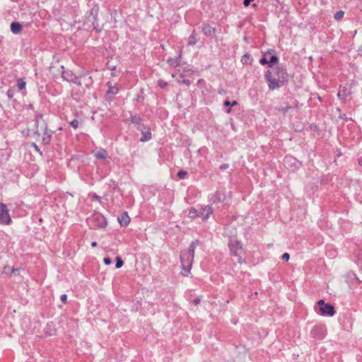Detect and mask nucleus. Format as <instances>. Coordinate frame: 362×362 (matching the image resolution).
<instances>
[{
  "label": "nucleus",
  "mask_w": 362,
  "mask_h": 362,
  "mask_svg": "<svg viewBox=\"0 0 362 362\" xmlns=\"http://www.w3.org/2000/svg\"><path fill=\"white\" fill-rule=\"evenodd\" d=\"M129 114H130V117L124 120V122L126 124H134L136 125L141 121V118L139 115L134 114L132 112H130Z\"/></svg>",
  "instance_id": "obj_22"
},
{
  "label": "nucleus",
  "mask_w": 362,
  "mask_h": 362,
  "mask_svg": "<svg viewBox=\"0 0 362 362\" xmlns=\"http://www.w3.org/2000/svg\"><path fill=\"white\" fill-rule=\"evenodd\" d=\"M193 73L194 71H192V69H183L182 72L180 74V78H183L182 83L189 86L191 84V81L189 79H185V76L186 75L192 74Z\"/></svg>",
  "instance_id": "obj_23"
},
{
  "label": "nucleus",
  "mask_w": 362,
  "mask_h": 362,
  "mask_svg": "<svg viewBox=\"0 0 362 362\" xmlns=\"http://www.w3.org/2000/svg\"><path fill=\"white\" fill-rule=\"evenodd\" d=\"M43 124H44V128H43L44 132H43V135L42 137V143L44 145H49L51 143V141H52V137L55 132L48 129L47 124L45 120H43Z\"/></svg>",
  "instance_id": "obj_10"
},
{
  "label": "nucleus",
  "mask_w": 362,
  "mask_h": 362,
  "mask_svg": "<svg viewBox=\"0 0 362 362\" xmlns=\"http://www.w3.org/2000/svg\"><path fill=\"white\" fill-rule=\"evenodd\" d=\"M266 54H271L269 59H268V67L272 68L275 64L279 63V57L276 54L274 49H269Z\"/></svg>",
  "instance_id": "obj_16"
},
{
  "label": "nucleus",
  "mask_w": 362,
  "mask_h": 362,
  "mask_svg": "<svg viewBox=\"0 0 362 362\" xmlns=\"http://www.w3.org/2000/svg\"><path fill=\"white\" fill-rule=\"evenodd\" d=\"M358 54L360 56H362V45L358 49Z\"/></svg>",
  "instance_id": "obj_62"
},
{
  "label": "nucleus",
  "mask_w": 362,
  "mask_h": 362,
  "mask_svg": "<svg viewBox=\"0 0 362 362\" xmlns=\"http://www.w3.org/2000/svg\"><path fill=\"white\" fill-rule=\"evenodd\" d=\"M344 15V12L343 11H337L335 15H334V19L337 21H340L343 16Z\"/></svg>",
  "instance_id": "obj_38"
},
{
  "label": "nucleus",
  "mask_w": 362,
  "mask_h": 362,
  "mask_svg": "<svg viewBox=\"0 0 362 362\" xmlns=\"http://www.w3.org/2000/svg\"><path fill=\"white\" fill-rule=\"evenodd\" d=\"M254 0H244L243 1V5L247 7L248 6L251 2H252Z\"/></svg>",
  "instance_id": "obj_59"
},
{
  "label": "nucleus",
  "mask_w": 362,
  "mask_h": 362,
  "mask_svg": "<svg viewBox=\"0 0 362 362\" xmlns=\"http://www.w3.org/2000/svg\"><path fill=\"white\" fill-rule=\"evenodd\" d=\"M187 175V172L184 170H180L177 173V176L180 180H185Z\"/></svg>",
  "instance_id": "obj_36"
},
{
  "label": "nucleus",
  "mask_w": 362,
  "mask_h": 362,
  "mask_svg": "<svg viewBox=\"0 0 362 362\" xmlns=\"http://www.w3.org/2000/svg\"><path fill=\"white\" fill-rule=\"evenodd\" d=\"M302 105H300L301 106ZM293 108H298L300 107L299 103L297 100H294Z\"/></svg>",
  "instance_id": "obj_60"
},
{
  "label": "nucleus",
  "mask_w": 362,
  "mask_h": 362,
  "mask_svg": "<svg viewBox=\"0 0 362 362\" xmlns=\"http://www.w3.org/2000/svg\"><path fill=\"white\" fill-rule=\"evenodd\" d=\"M238 103L236 100H233L230 102L229 100L226 99L223 102V105L227 107L228 108L226 110V112L229 114L231 112V107L238 105Z\"/></svg>",
  "instance_id": "obj_26"
},
{
  "label": "nucleus",
  "mask_w": 362,
  "mask_h": 362,
  "mask_svg": "<svg viewBox=\"0 0 362 362\" xmlns=\"http://www.w3.org/2000/svg\"><path fill=\"white\" fill-rule=\"evenodd\" d=\"M27 109L34 110L33 105L32 103H30L29 105H27Z\"/></svg>",
  "instance_id": "obj_63"
},
{
  "label": "nucleus",
  "mask_w": 362,
  "mask_h": 362,
  "mask_svg": "<svg viewBox=\"0 0 362 362\" xmlns=\"http://www.w3.org/2000/svg\"><path fill=\"white\" fill-rule=\"evenodd\" d=\"M318 310L317 314L324 317H333L336 314V310L334 305L330 303H326L323 299L317 301Z\"/></svg>",
  "instance_id": "obj_2"
},
{
  "label": "nucleus",
  "mask_w": 362,
  "mask_h": 362,
  "mask_svg": "<svg viewBox=\"0 0 362 362\" xmlns=\"http://www.w3.org/2000/svg\"><path fill=\"white\" fill-rule=\"evenodd\" d=\"M264 79L269 90L278 89L281 86L286 85V83L281 82L279 78H274L270 70H267L264 72Z\"/></svg>",
  "instance_id": "obj_5"
},
{
  "label": "nucleus",
  "mask_w": 362,
  "mask_h": 362,
  "mask_svg": "<svg viewBox=\"0 0 362 362\" xmlns=\"http://www.w3.org/2000/svg\"><path fill=\"white\" fill-rule=\"evenodd\" d=\"M151 132L150 131V129L148 128L144 132H141V136L140 137V141L141 142H146L151 139Z\"/></svg>",
  "instance_id": "obj_24"
},
{
  "label": "nucleus",
  "mask_w": 362,
  "mask_h": 362,
  "mask_svg": "<svg viewBox=\"0 0 362 362\" xmlns=\"http://www.w3.org/2000/svg\"><path fill=\"white\" fill-rule=\"evenodd\" d=\"M201 30L206 37H216V34L221 32L219 24H203Z\"/></svg>",
  "instance_id": "obj_6"
},
{
  "label": "nucleus",
  "mask_w": 362,
  "mask_h": 362,
  "mask_svg": "<svg viewBox=\"0 0 362 362\" xmlns=\"http://www.w3.org/2000/svg\"><path fill=\"white\" fill-rule=\"evenodd\" d=\"M228 247L231 256H238V250L243 249L241 241L234 239H230L228 242Z\"/></svg>",
  "instance_id": "obj_9"
},
{
  "label": "nucleus",
  "mask_w": 362,
  "mask_h": 362,
  "mask_svg": "<svg viewBox=\"0 0 362 362\" xmlns=\"http://www.w3.org/2000/svg\"><path fill=\"white\" fill-rule=\"evenodd\" d=\"M88 25V29L96 30L97 32H100L103 29V24H83V25Z\"/></svg>",
  "instance_id": "obj_33"
},
{
  "label": "nucleus",
  "mask_w": 362,
  "mask_h": 362,
  "mask_svg": "<svg viewBox=\"0 0 362 362\" xmlns=\"http://www.w3.org/2000/svg\"><path fill=\"white\" fill-rule=\"evenodd\" d=\"M225 195L221 194L219 191H216L211 197L210 202L212 204L221 203L224 201Z\"/></svg>",
  "instance_id": "obj_21"
},
{
  "label": "nucleus",
  "mask_w": 362,
  "mask_h": 362,
  "mask_svg": "<svg viewBox=\"0 0 362 362\" xmlns=\"http://www.w3.org/2000/svg\"><path fill=\"white\" fill-rule=\"evenodd\" d=\"M189 216L192 218H195L197 217H199V211L197 210L196 209L192 207L189 210Z\"/></svg>",
  "instance_id": "obj_34"
},
{
  "label": "nucleus",
  "mask_w": 362,
  "mask_h": 362,
  "mask_svg": "<svg viewBox=\"0 0 362 362\" xmlns=\"http://www.w3.org/2000/svg\"><path fill=\"white\" fill-rule=\"evenodd\" d=\"M17 87L20 90H22L25 88L26 81L25 78H20L17 80Z\"/></svg>",
  "instance_id": "obj_32"
},
{
  "label": "nucleus",
  "mask_w": 362,
  "mask_h": 362,
  "mask_svg": "<svg viewBox=\"0 0 362 362\" xmlns=\"http://www.w3.org/2000/svg\"><path fill=\"white\" fill-rule=\"evenodd\" d=\"M268 54H266V52L263 54V57L259 59V62L262 65H268V59L267 58V55Z\"/></svg>",
  "instance_id": "obj_40"
},
{
  "label": "nucleus",
  "mask_w": 362,
  "mask_h": 362,
  "mask_svg": "<svg viewBox=\"0 0 362 362\" xmlns=\"http://www.w3.org/2000/svg\"><path fill=\"white\" fill-rule=\"evenodd\" d=\"M140 93H141V94H137L136 96L135 97V98L134 99V102H139L140 100H144V96L143 95V94H144V89L141 88L140 90Z\"/></svg>",
  "instance_id": "obj_41"
},
{
  "label": "nucleus",
  "mask_w": 362,
  "mask_h": 362,
  "mask_svg": "<svg viewBox=\"0 0 362 362\" xmlns=\"http://www.w3.org/2000/svg\"><path fill=\"white\" fill-rule=\"evenodd\" d=\"M31 146L34 148V149H35L37 152H38L40 155H42V151H40V149L39 146H38L35 143H33V144H31Z\"/></svg>",
  "instance_id": "obj_53"
},
{
  "label": "nucleus",
  "mask_w": 362,
  "mask_h": 362,
  "mask_svg": "<svg viewBox=\"0 0 362 362\" xmlns=\"http://www.w3.org/2000/svg\"><path fill=\"white\" fill-rule=\"evenodd\" d=\"M61 76L64 81L68 83H73L78 86H81L80 76H78L73 71L70 69H66L65 67L62 65L59 68Z\"/></svg>",
  "instance_id": "obj_3"
},
{
  "label": "nucleus",
  "mask_w": 362,
  "mask_h": 362,
  "mask_svg": "<svg viewBox=\"0 0 362 362\" xmlns=\"http://www.w3.org/2000/svg\"><path fill=\"white\" fill-rule=\"evenodd\" d=\"M181 56H182V50L180 49L179 51L178 55L177 57H175V58L170 57L167 59L168 64L170 65V66H174V67L181 66L182 65L181 60H180Z\"/></svg>",
  "instance_id": "obj_19"
},
{
  "label": "nucleus",
  "mask_w": 362,
  "mask_h": 362,
  "mask_svg": "<svg viewBox=\"0 0 362 362\" xmlns=\"http://www.w3.org/2000/svg\"><path fill=\"white\" fill-rule=\"evenodd\" d=\"M275 74L281 82L287 84L288 82V74L285 66H279L275 69Z\"/></svg>",
  "instance_id": "obj_12"
},
{
  "label": "nucleus",
  "mask_w": 362,
  "mask_h": 362,
  "mask_svg": "<svg viewBox=\"0 0 362 362\" xmlns=\"http://www.w3.org/2000/svg\"><path fill=\"white\" fill-rule=\"evenodd\" d=\"M197 42V33L194 30L188 38V45L193 46Z\"/></svg>",
  "instance_id": "obj_29"
},
{
  "label": "nucleus",
  "mask_w": 362,
  "mask_h": 362,
  "mask_svg": "<svg viewBox=\"0 0 362 362\" xmlns=\"http://www.w3.org/2000/svg\"><path fill=\"white\" fill-rule=\"evenodd\" d=\"M338 118L342 119L343 121L344 122H347V121H352V118L351 117H348L346 114L344 113H340V115H338Z\"/></svg>",
  "instance_id": "obj_44"
},
{
  "label": "nucleus",
  "mask_w": 362,
  "mask_h": 362,
  "mask_svg": "<svg viewBox=\"0 0 362 362\" xmlns=\"http://www.w3.org/2000/svg\"><path fill=\"white\" fill-rule=\"evenodd\" d=\"M43 117L42 114L40 113V112H35V119H37V121H39L40 119H42Z\"/></svg>",
  "instance_id": "obj_54"
},
{
  "label": "nucleus",
  "mask_w": 362,
  "mask_h": 362,
  "mask_svg": "<svg viewBox=\"0 0 362 362\" xmlns=\"http://www.w3.org/2000/svg\"><path fill=\"white\" fill-rule=\"evenodd\" d=\"M157 84L160 88H165L168 86V83L163 79H159Z\"/></svg>",
  "instance_id": "obj_45"
},
{
  "label": "nucleus",
  "mask_w": 362,
  "mask_h": 362,
  "mask_svg": "<svg viewBox=\"0 0 362 362\" xmlns=\"http://www.w3.org/2000/svg\"><path fill=\"white\" fill-rule=\"evenodd\" d=\"M98 8H93L90 15L88 17V21L90 23H94L97 21Z\"/></svg>",
  "instance_id": "obj_31"
},
{
  "label": "nucleus",
  "mask_w": 362,
  "mask_h": 362,
  "mask_svg": "<svg viewBox=\"0 0 362 362\" xmlns=\"http://www.w3.org/2000/svg\"><path fill=\"white\" fill-rule=\"evenodd\" d=\"M229 168V164L228 163H223L219 166V168L222 170H226Z\"/></svg>",
  "instance_id": "obj_57"
},
{
  "label": "nucleus",
  "mask_w": 362,
  "mask_h": 362,
  "mask_svg": "<svg viewBox=\"0 0 362 362\" xmlns=\"http://www.w3.org/2000/svg\"><path fill=\"white\" fill-rule=\"evenodd\" d=\"M309 129H310V130L313 131V132H320L319 127L315 123L310 124L309 125Z\"/></svg>",
  "instance_id": "obj_46"
},
{
  "label": "nucleus",
  "mask_w": 362,
  "mask_h": 362,
  "mask_svg": "<svg viewBox=\"0 0 362 362\" xmlns=\"http://www.w3.org/2000/svg\"><path fill=\"white\" fill-rule=\"evenodd\" d=\"M11 221L7 206L2 202L0 203V224L8 225Z\"/></svg>",
  "instance_id": "obj_7"
},
{
  "label": "nucleus",
  "mask_w": 362,
  "mask_h": 362,
  "mask_svg": "<svg viewBox=\"0 0 362 362\" xmlns=\"http://www.w3.org/2000/svg\"><path fill=\"white\" fill-rule=\"evenodd\" d=\"M20 270L21 269H18V268H13L11 269V275H13V276H17L20 274Z\"/></svg>",
  "instance_id": "obj_47"
},
{
  "label": "nucleus",
  "mask_w": 362,
  "mask_h": 362,
  "mask_svg": "<svg viewBox=\"0 0 362 362\" xmlns=\"http://www.w3.org/2000/svg\"><path fill=\"white\" fill-rule=\"evenodd\" d=\"M93 84V78L91 76H89L87 78V82L85 84V86L87 88H90L92 87Z\"/></svg>",
  "instance_id": "obj_43"
},
{
  "label": "nucleus",
  "mask_w": 362,
  "mask_h": 362,
  "mask_svg": "<svg viewBox=\"0 0 362 362\" xmlns=\"http://www.w3.org/2000/svg\"><path fill=\"white\" fill-rule=\"evenodd\" d=\"M351 94V89L348 88L346 86H339V90L337 93V98L341 103H345L346 102V98Z\"/></svg>",
  "instance_id": "obj_13"
},
{
  "label": "nucleus",
  "mask_w": 362,
  "mask_h": 362,
  "mask_svg": "<svg viewBox=\"0 0 362 362\" xmlns=\"http://www.w3.org/2000/svg\"><path fill=\"white\" fill-rule=\"evenodd\" d=\"M86 221L89 227L93 229H105L107 226L106 218L101 213L95 211L87 218Z\"/></svg>",
  "instance_id": "obj_1"
},
{
  "label": "nucleus",
  "mask_w": 362,
  "mask_h": 362,
  "mask_svg": "<svg viewBox=\"0 0 362 362\" xmlns=\"http://www.w3.org/2000/svg\"><path fill=\"white\" fill-rule=\"evenodd\" d=\"M13 267H10L9 265H6V266H4V272L5 273H7V272H11V269H13Z\"/></svg>",
  "instance_id": "obj_56"
},
{
  "label": "nucleus",
  "mask_w": 362,
  "mask_h": 362,
  "mask_svg": "<svg viewBox=\"0 0 362 362\" xmlns=\"http://www.w3.org/2000/svg\"><path fill=\"white\" fill-rule=\"evenodd\" d=\"M69 124L71 127H72L74 129H76L78 126H79V122L77 119H74L73 120H71L70 122H69Z\"/></svg>",
  "instance_id": "obj_42"
},
{
  "label": "nucleus",
  "mask_w": 362,
  "mask_h": 362,
  "mask_svg": "<svg viewBox=\"0 0 362 362\" xmlns=\"http://www.w3.org/2000/svg\"><path fill=\"white\" fill-rule=\"evenodd\" d=\"M202 298V296L196 297L194 299L192 300V303L194 304V305H197L198 304L200 303Z\"/></svg>",
  "instance_id": "obj_50"
},
{
  "label": "nucleus",
  "mask_w": 362,
  "mask_h": 362,
  "mask_svg": "<svg viewBox=\"0 0 362 362\" xmlns=\"http://www.w3.org/2000/svg\"><path fill=\"white\" fill-rule=\"evenodd\" d=\"M237 257L238 263H240V264L245 263V259H243L240 255H238V256Z\"/></svg>",
  "instance_id": "obj_58"
},
{
  "label": "nucleus",
  "mask_w": 362,
  "mask_h": 362,
  "mask_svg": "<svg viewBox=\"0 0 362 362\" xmlns=\"http://www.w3.org/2000/svg\"><path fill=\"white\" fill-rule=\"evenodd\" d=\"M327 334V330L325 326H315L310 331V335L313 338L318 340L323 339Z\"/></svg>",
  "instance_id": "obj_8"
},
{
  "label": "nucleus",
  "mask_w": 362,
  "mask_h": 362,
  "mask_svg": "<svg viewBox=\"0 0 362 362\" xmlns=\"http://www.w3.org/2000/svg\"><path fill=\"white\" fill-rule=\"evenodd\" d=\"M35 122V132L34 134H37V136H40L39 130H38V126H39V121L37 119H34Z\"/></svg>",
  "instance_id": "obj_48"
},
{
  "label": "nucleus",
  "mask_w": 362,
  "mask_h": 362,
  "mask_svg": "<svg viewBox=\"0 0 362 362\" xmlns=\"http://www.w3.org/2000/svg\"><path fill=\"white\" fill-rule=\"evenodd\" d=\"M103 262L105 265H110L112 264V261L110 257H105L103 259Z\"/></svg>",
  "instance_id": "obj_52"
},
{
  "label": "nucleus",
  "mask_w": 362,
  "mask_h": 362,
  "mask_svg": "<svg viewBox=\"0 0 362 362\" xmlns=\"http://www.w3.org/2000/svg\"><path fill=\"white\" fill-rule=\"evenodd\" d=\"M60 300H62V302H63L64 303H66L67 302V295L66 294H62L60 296Z\"/></svg>",
  "instance_id": "obj_55"
},
{
  "label": "nucleus",
  "mask_w": 362,
  "mask_h": 362,
  "mask_svg": "<svg viewBox=\"0 0 362 362\" xmlns=\"http://www.w3.org/2000/svg\"><path fill=\"white\" fill-rule=\"evenodd\" d=\"M88 74V71H82L78 76H80V78L81 77H86Z\"/></svg>",
  "instance_id": "obj_61"
},
{
  "label": "nucleus",
  "mask_w": 362,
  "mask_h": 362,
  "mask_svg": "<svg viewBox=\"0 0 362 362\" xmlns=\"http://www.w3.org/2000/svg\"><path fill=\"white\" fill-rule=\"evenodd\" d=\"M130 218L127 211L123 212L120 216L117 217V221L121 226L126 227L130 223Z\"/></svg>",
  "instance_id": "obj_20"
},
{
  "label": "nucleus",
  "mask_w": 362,
  "mask_h": 362,
  "mask_svg": "<svg viewBox=\"0 0 362 362\" xmlns=\"http://www.w3.org/2000/svg\"><path fill=\"white\" fill-rule=\"evenodd\" d=\"M6 95L9 99L13 98L14 95V90L11 88L8 89V90L6 91Z\"/></svg>",
  "instance_id": "obj_49"
},
{
  "label": "nucleus",
  "mask_w": 362,
  "mask_h": 362,
  "mask_svg": "<svg viewBox=\"0 0 362 362\" xmlns=\"http://www.w3.org/2000/svg\"><path fill=\"white\" fill-rule=\"evenodd\" d=\"M290 259V255L288 252H285L281 255V259L284 262H288Z\"/></svg>",
  "instance_id": "obj_51"
},
{
  "label": "nucleus",
  "mask_w": 362,
  "mask_h": 362,
  "mask_svg": "<svg viewBox=\"0 0 362 362\" xmlns=\"http://www.w3.org/2000/svg\"><path fill=\"white\" fill-rule=\"evenodd\" d=\"M213 213V208L210 205H206L199 211V217H202V221H206Z\"/></svg>",
  "instance_id": "obj_17"
},
{
  "label": "nucleus",
  "mask_w": 362,
  "mask_h": 362,
  "mask_svg": "<svg viewBox=\"0 0 362 362\" xmlns=\"http://www.w3.org/2000/svg\"><path fill=\"white\" fill-rule=\"evenodd\" d=\"M199 244L200 241L198 239H195L191 242L190 245H189L186 251H182L181 252L185 254L186 256H188L194 259L195 249Z\"/></svg>",
  "instance_id": "obj_14"
},
{
  "label": "nucleus",
  "mask_w": 362,
  "mask_h": 362,
  "mask_svg": "<svg viewBox=\"0 0 362 362\" xmlns=\"http://www.w3.org/2000/svg\"><path fill=\"white\" fill-rule=\"evenodd\" d=\"M284 163L285 165L291 168L293 170L298 169L302 165L301 163L298 161L295 157L291 155H286L284 157Z\"/></svg>",
  "instance_id": "obj_11"
},
{
  "label": "nucleus",
  "mask_w": 362,
  "mask_h": 362,
  "mask_svg": "<svg viewBox=\"0 0 362 362\" xmlns=\"http://www.w3.org/2000/svg\"><path fill=\"white\" fill-rule=\"evenodd\" d=\"M119 88L116 86H109L107 90L105 95V99L106 101L111 102L114 100V95H117L119 93Z\"/></svg>",
  "instance_id": "obj_15"
},
{
  "label": "nucleus",
  "mask_w": 362,
  "mask_h": 362,
  "mask_svg": "<svg viewBox=\"0 0 362 362\" xmlns=\"http://www.w3.org/2000/svg\"><path fill=\"white\" fill-rule=\"evenodd\" d=\"M23 29V24H11V31L15 34H19Z\"/></svg>",
  "instance_id": "obj_27"
},
{
  "label": "nucleus",
  "mask_w": 362,
  "mask_h": 362,
  "mask_svg": "<svg viewBox=\"0 0 362 362\" xmlns=\"http://www.w3.org/2000/svg\"><path fill=\"white\" fill-rule=\"evenodd\" d=\"M89 197H90L92 201H97L100 203V205L103 206H105V202L102 200V197L97 195L95 192H90L89 194Z\"/></svg>",
  "instance_id": "obj_28"
},
{
  "label": "nucleus",
  "mask_w": 362,
  "mask_h": 362,
  "mask_svg": "<svg viewBox=\"0 0 362 362\" xmlns=\"http://www.w3.org/2000/svg\"><path fill=\"white\" fill-rule=\"evenodd\" d=\"M44 332L46 336H55L57 334V329L55 328L54 323L53 322H47L46 327H45Z\"/></svg>",
  "instance_id": "obj_18"
},
{
  "label": "nucleus",
  "mask_w": 362,
  "mask_h": 362,
  "mask_svg": "<svg viewBox=\"0 0 362 362\" xmlns=\"http://www.w3.org/2000/svg\"><path fill=\"white\" fill-rule=\"evenodd\" d=\"M358 163L359 165L362 166V156L358 158Z\"/></svg>",
  "instance_id": "obj_64"
},
{
  "label": "nucleus",
  "mask_w": 362,
  "mask_h": 362,
  "mask_svg": "<svg viewBox=\"0 0 362 362\" xmlns=\"http://www.w3.org/2000/svg\"><path fill=\"white\" fill-rule=\"evenodd\" d=\"M240 62L243 65H251L252 64L253 59L251 55L247 52L241 57Z\"/></svg>",
  "instance_id": "obj_25"
},
{
  "label": "nucleus",
  "mask_w": 362,
  "mask_h": 362,
  "mask_svg": "<svg viewBox=\"0 0 362 362\" xmlns=\"http://www.w3.org/2000/svg\"><path fill=\"white\" fill-rule=\"evenodd\" d=\"M136 126V129L141 132H144V130L148 128L144 123H142V120Z\"/></svg>",
  "instance_id": "obj_37"
},
{
  "label": "nucleus",
  "mask_w": 362,
  "mask_h": 362,
  "mask_svg": "<svg viewBox=\"0 0 362 362\" xmlns=\"http://www.w3.org/2000/svg\"><path fill=\"white\" fill-rule=\"evenodd\" d=\"M291 108H293L292 106H290V105H286L285 107L282 106V107H279L277 108V110L279 111V112H281L283 113H286L289 110H291Z\"/></svg>",
  "instance_id": "obj_39"
},
{
  "label": "nucleus",
  "mask_w": 362,
  "mask_h": 362,
  "mask_svg": "<svg viewBox=\"0 0 362 362\" xmlns=\"http://www.w3.org/2000/svg\"><path fill=\"white\" fill-rule=\"evenodd\" d=\"M124 265V261L120 256H117L115 258V268L119 269Z\"/></svg>",
  "instance_id": "obj_35"
},
{
  "label": "nucleus",
  "mask_w": 362,
  "mask_h": 362,
  "mask_svg": "<svg viewBox=\"0 0 362 362\" xmlns=\"http://www.w3.org/2000/svg\"><path fill=\"white\" fill-rule=\"evenodd\" d=\"M95 156L98 158V159H100V160H105L107 158V153L106 151V150L105 149H100V151H98L95 154Z\"/></svg>",
  "instance_id": "obj_30"
},
{
  "label": "nucleus",
  "mask_w": 362,
  "mask_h": 362,
  "mask_svg": "<svg viewBox=\"0 0 362 362\" xmlns=\"http://www.w3.org/2000/svg\"><path fill=\"white\" fill-rule=\"evenodd\" d=\"M180 260L181 263V275L183 276H188L191 273V269L194 262V259L186 256L183 253H180Z\"/></svg>",
  "instance_id": "obj_4"
}]
</instances>
